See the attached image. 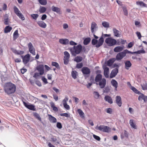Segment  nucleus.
I'll return each mask as SVG.
<instances>
[{
    "instance_id": "nucleus-1",
    "label": "nucleus",
    "mask_w": 147,
    "mask_h": 147,
    "mask_svg": "<svg viewBox=\"0 0 147 147\" xmlns=\"http://www.w3.org/2000/svg\"><path fill=\"white\" fill-rule=\"evenodd\" d=\"M82 49V46L80 44L77 46H74V47L71 48L70 50L72 55L75 56L76 54H79Z\"/></svg>"
},
{
    "instance_id": "nucleus-2",
    "label": "nucleus",
    "mask_w": 147,
    "mask_h": 147,
    "mask_svg": "<svg viewBox=\"0 0 147 147\" xmlns=\"http://www.w3.org/2000/svg\"><path fill=\"white\" fill-rule=\"evenodd\" d=\"M95 128L104 132L109 133L111 131V129L109 127L102 125L99 126L97 125Z\"/></svg>"
},
{
    "instance_id": "nucleus-3",
    "label": "nucleus",
    "mask_w": 147,
    "mask_h": 147,
    "mask_svg": "<svg viewBox=\"0 0 147 147\" xmlns=\"http://www.w3.org/2000/svg\"><path fill=\"white\" fill-rule=\"evenodd\" d=\"M105 42L109 46H114L117 43V41L115 39L112 38L111 37L107 38L105 40Z\"/></svg>"
},
{
    "instance_id": "nucleus-4",
    "label": "nucleus",
    "mask_w": 147,
    "mask_h": 147,
    "mask_svg": "<svg viewBox=\"0 0 147 147\" xmlns=\"http://www.w3.org/2000/svg\"><path fill=\"white\" fill-rule=\"evenodd\" d=\"M14 9L15 13L20 19L22 20H25V18L23 15L21 13L17 7L15 6L14 7Z\"/></svg>"
},
{
    "instance_id": "nucleus-5",
    "label": "nucleus",
    "mask_w": 147,
    "mask_h": 147,
    "mask_svg": "<svg viewBox=\"0 0 147 147\" xmlns=\"http://www.w3.org/2000/svg\"><path fill=\"white\" fill-rule=\"evenodd\" d=\"M29 50L30 53L33 55H35V49L32 43L30 42L28 45Z\"/></svg>"
},
{
    "instance_id": "nucleus-6",
    "label": "nucleus",
    "mask_w": 147,
    "mask_h": 147,
    "mask_svg": "<svg viewBox=\"0 0 147 147\" xmlns=\"http://www.w3.org/2000/svg\"><path fill=\"white\" fill-rule=\"evenodd\" d=\"M98 28V26L96 23L94 22H92L91 24V29L92 33H94V31H96Z\"/></svg>"
},
{
    "instance_id": "nucleus-7",
    "label": "nucleus",
    "mask_w": 147,
    "mask_h": 147,
    "mask_svg": "<svg viewBox=\"0 0 147 147\" xmlns=\"http://www.w3.org/2000/svg\"><path fill=\"white\" fill-rule=\"evenodd\" d=\"M125 56V53L123 51L117 54L116 56V59L117 61H119L122 59Z\"/></svg>"
},
{
    "instance_id": "nucleus-8",
    "label": "nucleus",
    "mask_w": 147,
    "mask_h": 147,
    "mask_svg": "<svg viewBox=\"0 0 147 147\" xmlns=\"http://www.w3.org/2000/svg\"><path fill=\"white\" fill-rule=\"evenodd\" d=\"M98 82V85L100 88H103L105 87L106 83V81L105 78H102L101 80Z\"/></svg>"
},
{
    "instance_id": "nucleus-9",
    "label": "nucleus",
    "mask_w": 147,
    "mask_h": 147,
    "mask_svg": "<svg viewBox=\"0 0 147 147\" xmlns=\"http://www.w3.org/2000/svg\"><path fill=\"white\" fill-rule=\"evenodd\" d=\"M37 69L40 73L41 75H43L44 73V67L42 65H39L37 67Z\"/></svg>"
},
{
    "instance_id": "nucleus-10",
    "label": "nucleus",
    "mask_w": 147,
    "mask_h": 147,
    "mask_svg": "<svg viewBox=\"0 0 147 147\" xmlns=\"http://www.w3.org/2000/svg\"><path fill=\"white\" fill-rule=\"evenodd\" d=\"M104 42V39L101 36L100 38L99 39L97 44L95 46V47L97 48H99L103 44Z\"/></svg>"
},
{
    "instance_id": "nucleus-11",
    "label": "nucleus",
    "mask_w": 147,
    "mask_h": 147,
    "mask_svg": "<svg viewBox=\"0 0 147 147\" xmlns=\"http://www.w3.org/2000/svg\"><path fill=\"white\" fill-rule=\"evenodd\" d=\"M82 73L85 75H88L90 74V69L87 67H84L82 69Z\"/></svg>"
},
{
    "instance_id": "nucleus-12",
    "label": "nucleus",
    "mask_w": 147,
    "mask_h": 147,
    "mask_svg": "<svg viewBox=\"0 0 147 147\" xmlns=\"http://www.w3.org/2000/svg\"><path fill=\"white\" fill-rule=\"evenodd\" d=\"M16 90L15 85L10 82V94L14 93Z\"/></svg>"
},
{
    "instance_id": "nucleus-13",
    "label": "nucleus",
    "mask_w": 147,
    "mask_h": 147,
    "mask_svg": "<svg viewBox=\"0 0 147 147\" xmlns=\"http://www.w3.org/2000/svg\"><path fill=\"white\" fill-rule=\"evenodd\" d=\"M23 104L24 106L28 109L33 111L35 110L34 106L32 105H28L24 101H23Z\"/></svg>"
},
{
    "instance_id": "nucleus-14",
    "label": "nucleus",
    "mask_w": 147,
    "mask_h": 147,
    "mask_svg": "<svg viewBox=\"0 0 147 147\" xmlns=\"http://www.w3.org/2000/svg\"><path fill=\"white\" fill-rule=\"evenodd\" d=\"M118 72V70L117 68H115L113 69L110 74V77L112 78L115 77L117 74Z\"/></svg>"
},
{
    "instance_id": "nucleus-15",
    "label": "nucleus",
    "mask_w": 147,
    "mask_h": 147,
    "mask_svg": "<svg viewBox=\"0 0 147 147\" xmlns=\"http://www.w3.org/2000/svg\"><path fill=\"white\" fill-rule=\"evenodd\" d=\"M103 68L104 69V74L105 77L106 78H108L109 77V69L108 67H103Z\"/></svg>"
},
{
    "instance_id": "nucleus-16",
    "label": "nucleus",
    "mask_w": 147,
    "mask_h": 147,
    "mask_svg": "<svg viewBox=\"0 0 147 147\" xmlns=\"http://www.w3.org/2000/svg\"><path fill=\"white\" fill-rule=\"evenodd\" d=\"M116 103L120 107L122 105L121 98L120 96H117L116 98Z\"/></svg>"
},
{
    "instance_id": "nucleus-17",
    "label": "nucleus",
    "mask_w": 147,
    "mask_h": 147,
    "mask_svg": "<svg viewBox=\"0 0 147 147\" xmlns=\"http://www.w3.org/2000/svg\"><path fill=\"white\" fill-rule=\"evenodd\" d=\"M124 49V46H117L115 47L114 49V51L115 52H119L121 51Z\"/></svg>"
},
{
    "instance_id": "nucleus-18",
    "label": "nucleus",
    "mask_w": 147,
    "mask_h": 147,
    "mask_svg": "<svg viewBox=\"0 0 147 147\" xmlns=\"http://www.w3.org/2000/svg\"><path fill=\"white\" fill-rule=\"evenodd\" d=\"M4 90L8 95L9 94V83H6L4 86Z\"/></svg>"
},
{
    "instance_id": "nucleus-19",
    "label": "nucleus",
    "mask_w": 147,
    "mask_h": 147,
    "mask_svg": "<svg viewBox=\"0 0 147 147\" xmlns=\"http://www.w3.org/2000/svg\"><path fill=\"white\" fill-rule=\"evenodd\" d=\"M48 119L51 122L54 123L57 122V119L54 117L50 114H48Z\"/></svg>"
},
{
    "instance_id": "nucleus-20",
    "label": "nucleus",
    "mask_w": 147,
    "mask_h": 147,
    "mask_svg": "<svg viewBox=\"0 0 147 147\" xmlns=\"http://www.w3.org/2000/svg\"><path fill=\"white\" fill-rule=\"evenodd\" d=\"M59 42L60 43L62 44L66 45L69 44V40L66 38H61L59 40Z\"/></svg>"
},
{
    "instance_id": "nucleus-21",
    "label": "nucleus",
    "mask_w": 147,
    "mask_h": 147,
    "mask_svg": "<svg viewBox=\"0 0 147 147\" xmlns=\"http://www.w3.org/2000/svg\"><path fill=\"white\" fill-rule=\"evenodd\" d=\"M30 55L27 54L25 55L23 59V61L24 64H27L30 60Z\"/></svg>"
},
{
    "instance_id": "nucleus-22",
    "label": "nucleus",
    "mask_w": 147,
    "mask_h": 147,
    "mask_svg": "<svg viewBox=\"0 0 147 147\" xmlns=\"http://www.w3.org/2000/svg\"><path fill=\"white\" fill-rule=\"evenodd\" d=\"M114 35L117 37L120 36L121 32L116 28H113V30Z\"/></svg>"
},
{
    "instance_id": "nucleus-23",
    "label": "nucleus",
    "mask_w": 147,
    "mask_h": 147,
    "mask_svg": "<svg viewBox=\"0 0 147 147\" xmlns=\"http://www.w3.org/2000/svg\"><path fill=\"white\" fill-rule=\"evenodd\" d=\"M11 49L13 53L17 55H22L24 53L23 51H17L16 49L13 48H11Z\"/></svg>"
},
{
    "instance_id": "nucleus-24",
    "label": "nucleus",
    "mask_w": 147,
    "mask_h": 147,
    "mask_svg": "<svg viewBox=\"0 0 147 147\" xmlns=\"http://www.w3.org/2000/svg\"><path fill=\"white\" fill-rule=\"evenodd\" d=\"M37 24L40 27L45 28L47 26L46 24L43 21H38L37 22Z\"/></svg>"
},
{
    "instance_id": "nucleus-25",
    "label": "nucleus",
    "mask_w": 147,
    "mask_h": 147,
    "mask_svg": "<svg viewBox=\"0 0 147 147\" xmlns=\"http://www.w3.org/2000/svg\"><path fill=\"white\" fill-rule=\"evenodd\" d=\"M129 124L131 127L134 129H137V126L135 124V122L133 119H130L129 120Z\"/></svg>"
},
{
    "instance_id": "nucleus-26",
    "label": "nucleus",
    "mask_w": 147,
    "mask_h": 147,
    "mask_svg": "<svg viewBox=\"0 0 147 147\" xmlns=\"http://www.w3.org/2000/svg\"><path fill=\"white\" fill-rule=\"evenodd\" d=\"M104 99L105 101L108 102L110 104H112L113 102L112 98L109 96H105V97Z\"/></svg>"
},
{
    "instance_id": "nucleus-27",
    "label": "nucleus",
    "mask_w": 147,
    "mask_h": 147,
    "mask_svg": "<svg viewBox=\"0 0 147 147\" xmlns=\"http://www.w3.org/2000/svg\"><path fill=\"white\" fill-rule=\"evenodd\" d=\"M111 84L115 88V90H117L118 84L117 82L115 80L113 79L111 81Z\"/></svg>"
},
{
    "instance_id": "nucleus-28",
    "label": "nucleus",
    "mask_w": 147,
    "mask_h": 147,
    "mask_svg": "<svg viewBox=\"0 0 147 147\" xmlns=\"http://www.w3.org/2000/svg\"><path fill=\"white\" fill-rule=\"evenodd\" d=\"M102 76L100 74H97L95 77V80L96 82H98L102 79Z\"/></svg>"
},
{
    "instance_id": "nucleus-29",
    "label": "nucleus",
    "mask_w": 147,
    "mask_h": 147,
    "mask_svg": "<svg viewBox=\"0 0 147 147\" xmlns=\"http://www.w3.org/2000/svg\"><path fill=\"white\" fill-rule=\"evenodd\" d=\"M51 9L52 11L56 12L57 13H59L60 11V8L54 6H52L51 7Z\"/></svg>"
},
{
    "instance_id": "nucleus-30",
    "label": "nucleus",
    "mask_w": 147,
    "mask_h": 147,
    "mask_svg": "<svg viewBox=\"0 0 147 147\" xmlns=\"http://www.w3.org/2000/svg\"><path fill=\"white\" fill-rule=\"evenodd\" d=\"M34 116L38 120H39L41 123H43L41 118L39 114L37 113H34L33 114Z\"/></svg>"
},
{
    "instance_id": "nucleus-31",
    "label": "nucleus",
    "mask_w": 147,
    "mask_h": 147,
    "mask_svg": "<svg viewBox=\"0 0 147 147\" xmlns=\"http://www.w3.org/2000/svg\"><path fill=\"white\" fill-rule=\"evenodd\" d=\"M115 61L114 58H112L109 59L107 62V65L108 66H111Z\"/></svg>"
},
{
    "instance_id": "nucleus-32",
    "label": "nucleus",
    "mask_w": 147,
    "mask_h": 147,
    "mask_svg": "<svg viewBox=\"0 0 147 147\" xmlns=\"http://www.w3.org/2000/svg\"><path fill=\"white\" fill-rule=\"evenodd\" d=\"M125 68L127 70L128 69L129 67H131V63L129 61H127L125 62Z\"/></svg>"
},
{
    "instance_id": "nucleus-33",
    "label": "nucleus",
    "mask_w": 147,
    "mask_h": 147,
    "mask_svg": "<svg viewBox=\"0 0 147 147\" xmlns=\"http://www.w3.org/2000/svg\"><path fill=\"white\" fill-rule=\"evenodd\" d=\"M50 104L51 107L53 108V109L54 111L55 112H57L58 111V109L55 106V104L53 102H50Z\"/></svg>"
},
{
    "instance_id": "nucleus-34",
    "label": "nucleus",
    "mask_w": 147,
    "mask_h": 147,
    "mask_svg": "<svg viewBox=\"0 0 147 147\" xmlns=\"http://www.w3.org/2000/svg\"><path fill=\"white\" fill-rule=\"evenodd\" d=\"M136 3L138 5H140L142 7H146V5L142 1H137Z\"/></svg>"
},
{
    "instance_id": "nucleus-35",
    "label": "nucleus",
    "mask_w": 147,
    "mask_h": 147,
    "mask_svg": "<svg viewBox=\"0 0 147 147\" xmlns=\"http://www.w3.org/2000/svg\"><path fill=\"white\" fill-rule=\"evenodd\" d=\"M18 33V30H16L14 32L13 34V38L14 40H15L19 37V34Z\"/></svg>"
},
{
    "instance_id": "nucleus-36",
    "label": "nucleus",
    "mask_w": 147,
    "mask_h": 147,
    "mask_svg": "<svg viewBox=\"0 0 147 147\" xmlns=\"http://www.w3.org/2000/svg\"><path fill=\"white\" fill-rule=\"evenodd\" d=\"M91 39L90 38H86L84 41L83 43L84 45H88L90 42Z\"/></svg>"
},
{
    "instance_id": "nucleus-37",
    "label": "nucleus",
    "mask_w": 147,
    "mask_h": 147,
    "mask_svg": "<svg viewBox=\"0 0 147 147\" xmlns=\"http://www.w3.org/2000/svg\"><path fill=\"white\" fill-rule=\"evenodd\" d=\"M46 10V8L45 7L42 6H40L39 11L40 13H43L45 12Z\"/></svg>"
},
{
    "instance_id": "nucleus-38",
    "label": "nucleus",
    "mask_w": 147,
    "mask_h": 147,
    "mask_svg": "<svg viewBox=\"0 0 147 147\" xmlns=\"http://www.w3.org/2000/svg\"><path fill=\"white\" fill-rule=\"evenodd\" d=\"M4 23L5 25H8V15L6 14L4 17Z\"/></svg>"
},
{
    "instance_id": "nucleus-39",
    "label": "nucleus",
    "mask_w": 147,
    "mask_h": 147,
    "mask_svg": "<svg viewBox=\"0 0 147 147\" xmlns=\"http://www.w3.org/2000/svg\"><path fill=\"white\" fill-rule=\"evenodd\" d=\"M82 60V57L80 56H77L74 59V61L77 63L81 61Z\"/></svg>"
},
{
    "instance_id": "nucleus-40",
    "label": "nucleus",
    "mask_w": 147,
    "mask_h": 147,
    "mask_svg": "<svg viewBox=\"0 0 147 147\" xmlns=\"http://www.w3.org/2000/svg\"><path fill=\"white\" fill-rule=\"evenodd\" d=\"M77 111L80 117H84V114L82 110L81 109H78Z\"/></svg>"
},
{
    "instance_id": "nucleus-41",
    "label": "nucleus",
    "mask_w": 147,
    "mask_h": 147,
    "mask_svg": "<svg viewBox=\"0 0 147 147\" xmlns=\"http://www.w3.org/2000/svg\"><path fill=\"white\" fill-rule=\"evenodd\" d=\"M52 65L55 66L57 69H60V67L58 63L56 62H53L52 63Z\"/></svg>"
},
{
    "instance_id": "nucleus-42",
    "label": "nucleus",
    "mask_w": 147,
    "mask_h": 147,
    "mask_svg": "<svg viewBox=\"0 0 147 147\" xmlns=\"http://www.w3.org/2000/svg\"><path fill=\"white\" fill-rule=\"evenodd\" d=\"M141 86L142 87V89L143 90H147V83L145 82L143 84H141Z\"/></svg>"
},
{
    "instance_id": "nucleus-43",
    "label": "nucleus",
    "mask_w": 147,
    "mask_h": 147,
    "mask_svg": "<svg viewBox=\"0 0 147 147\" xmlns=\"http://www.w3.org/2000/svg\"><path fill=\"white\" fill-rule=\"evenodd\" d=\"M64 58L69 59L70 57V55L69 53L67 51L64 52Z\"/></svg>"
},
{
    "instance_id": "nucleus-44",
    "label": "nucleus",
    "mask_w": 147,
    "mask_h": 147,
    "mask_svg": "<svg viewBox=\"0 0 147 147\" xmlns=\"http://www.w3.org/2000/svg\"><path fill=\"white\" fill-rule=\"evenodd\" d=\"M38 1L39 3L42 5H45L47 3V0H38Z\"/></svg>"
},
{
    "instance_id": "nucleus-45",
    "label": "nucleus",
    "mask_w": 147,
    "mask_h": 147,
    "mask_svg": "<svg viewBox=\"0 0 147 147\" xmlns=\"http://www.w3.org/2000/svg\"><path fill=\"white\" fill-rule=\"evenodd\" d=\"M77 72L76 71H72L71 72V76L72 78L74 79H76V74Z\"/></svg>"
},
{
    "instance_id": "nucleus-46",
    "label": "nucleus",
    "mask_w": 147,
    "mask_h": 147,
    "mask_svg": "<svg viewBox=\"0 0 147 147\" xmlns=\"http://www.w3.org/2000/svg\"><path fill=\"white\" fill-rule=\"evenodd\" d=\"M102 26L108 28L109 27V23L106 22H102Z\"/></svg>"
},
{
    "instance_id": "nucleus-47",
    "label": "nucleus",
    "mask_w": 147,
    "mask_h": 147,
    "mask_svg": "<svg viewBox=\"0 0 147 147\" xmlns=\"http://www.w3.org/2000/svg\"><path fill=\"white\" fill-rule=\"evenodd\" d=\"M93 94L94 95V97L96 99H98V98L100 96V95L98 92L94 91L93 92Z\"/></svg>"
},
{
    "instance_id": "nucleus-48",
    "label": "nucleus",
    "mask_w": 147,
    "mask_h": 147,
    "mask_svg": "<svg viewBox=\"0 0 147 147\" xmlns=\"http://www.w3.org/2000/svg\"><path fill=\"white\" fill-rule=\"evenodd\" d=\"M136 94H139V91H138L135 87H134L131 86L130 88Z\"/></svg>"
},
{
    "instance_id": "nucleus-49",
    "label": "nucleus",
    "mask_w": 147,
    "mask_h": 147,
    "mask_svg": "<svg viewBox=\"0 0 147 147\" xmlns=\"http://www.w3.org/2000/svg\"><path fill=\"white\" fill-rule=\"evenodd\" d=\"M39 15L37 14H33L31 15V17L34 20H36L38 18Z\"/></svg>"
},
{
    "instance_id": "nucleus-50",
    "label": "nucleus",
    "mask_w": 147,
    "mask_h": 147,
    "mask_svg": "<svg viewBox=\"0 0 147 147\" xmlns=\"http://www.w3.org/2000/svg\"><path fill=\"white\" fill-rule=\"evenodd\" d=\"M9 32V25L6 26L4 29V32L7 33Z\"/></svg>"
},
{
    "instance_id": "nucleus-51",
    "label": "nucleus",
    "mask_w": 147,
    "mask_h": 147,
    "mask_svg": "<svg viewBox=\"0 0 147 147\" xmlns=\"http://www.w3.org/2000/svg\"><path fill=\"white\" fill-rule=\"evenodd\" d=\"M98 41L97 40L93 38L92 40V43L93 45H96L98 43Z\"/></svg>"
},
{
    "instance_id": "nucleus-52",
    "label": "nucleus",
    "mask_w": 147,
    "mask_h": 147,
    "mask_svg": "<svg viewBox=\"0 0 147 147\" xmlns=\"http://www.w3.org/2000/svg\"><path fill=\"white\" fill-rule=\"evenodd\" d=\"M60 115L61 116L65 117H68L70 116V115L67 113H60Z\"/></svg>"
},
{
    "instance_id": "nucleus-53",
    "label": "nucleus",
    "mask_w": 147,
    "mask_h": 147,
    "mask_svg": "<svg viewBox=\"0 0 147 147\" xmlns=\"http://www.w3.org/2000/svg\"><path fill=\"white\" fill-rule=\"evenodd\" d=\"M63 105L64 108L67 110H69L70 109L69 106L67 103H63Z\"/></svg>"
},
{
    "instance_id": "nucleus-54",
    "label": "nucleus",
    "mask_w": 147,
    "mask_h": 147,
    "mask_svg": "<svg viewBox=\"0 0 147 147\" xmlns=\"http://www.w3.org/2000/svg\"><path fill=\"white\" fill-rule=\"evenodd\" d=\"M136 54H141V53H142V54H144L145 53L146 51L145 50H143H143H139L138 51H136Z\"/></svg>"
},
{
    "instance_id": "nucleus-55",
    "label": "nucleus",
    "mask_w": 147,
    "mask_h": 147,
    "mask_svg": "<svg viewBox=\"0 0 147 147\" xmlns=\"http://www.w3.org/2000/svg\"><path fill=\"white\" fill-rule=\"evenodd\" d=\"M123 11L124 12V14L125 15L127 16L128 14V12L126 8L125 7L123 8Z\"/></svg>"
},
{
    "instance_id": "nucleus-56",
    "label": "nucleus",
    "mask_w": 147,
    "mask_h": 147,
    "mask_svg": "<svg viewBox=\"0 0 147 147\" xmlns=\"http://www.w3.org/2000/svg\"><path fill=\"white\" fill-rule=\"evenodd\" d=\"M124 136H123L122 135H121V138H123L124 136L126 137H128V133L126 131L124 130Z\"/></svg>"
},
{
    "instance_id": "nucleus-57",
    "label": "nucleus",
    "mask_w": 147,
    "mask_h": 147,
    "mask_svg": "<svg viewBox=\"0 0 147 147\" xmlns=\"http://www.w3.org/2000/svg\"><path fill=\"white\" fill-rule=\"evenodd\" d=\"M63 62L65 65H67L69 61V59L63 58Z\"/></svg>"
},
{
    "instance_id": "nucleus-58",
    "label": "nucleus",
    "mask_w": 147,
    "mask_h": 147,
    "mask_svg": "<svg viewBox=\"0 0 147 147\" xmlns=\"http://www.w3.org/2000/svg\"><path fill=\"white\" fill-rule=\"evenodd\" d=\"M83 64L82 63H78L76 66V67L78 68H81L83 66Z\"/></svg>"
},
{
    "instance_id": "nucleus-59",
    "label": "nucleus",
    "mask_w": 147,
    "mask_h": 147,
    "mask_svg": "<svg viewBox=\"0 0 147 147\" xmlns=\"http://www.w3.org/2000/svg\"><path fill=\"white\" fill-rule=\"evenodd\" d=\"M68 100V98L67 96H66L64 99L63 101V103H67V102Z\"/></svg>"
},
{
    "instance_id": "nucleus-60",
    "label": "nucleus",
    "mask_w": 147,
    "mask_h": 147,
    "mask_svg": "<svg viewBox=\"0 0 147 147\" xmlns=\"http://www.w3.org/2000/svg\"><path fill=\"white\" fill-rule=\"evenodd\" d=\"M93 136L94 138L97 140L100 141V138L99 136L96 135L94 134H93Z\"/></svg>"
},
{
    "instance_id": "nucleus-61",
    "label": "nucleus",
    "mask_w": 147,
    "mask_h": 147,
    "mask_svg": "<svg viewBox=\"0 0 147 147\" xmlns=\"http://www.w3.org/2000/svg\"><path fill=\"white\" fill-rule=\"evenodd\" d=\"M145 96V95L142 94L140 95L139 96L138 98V100H141V99L143 100L144 98V96Z\"/></svg>"
},
{
    "instance_id": "nucleus-62",
    "label": "nucleus",
    "mask_w": 147,
    "mask_h": 147,
    "mask_svg": "<svg viewBox=\"0 0 147 147\" xmlns=\"http://www.w3.org/2000/svg\"><path fill=\"white\" fill-rule=\"evenodd\" d=\"M57 127L59 129H61L62 128V126L61 123L60 122H57L56 125Z\"/></svg>"
},
{
    "instance_id": "nucleus-63",
    "label": "nucleus",
    "mask_w": 147,
    "mask_h": 147,
    "mask_svg": "<svg viewBox=\"0 0 147 147\" xmlns=\"http://www.w3.org/2000/svg\"><path fill=\"white\" fill-rule=\"evenodd\" d=\"M40 75H41L40 74V72L39 73H35L34 74L33 76V77H34L36 78L37 77L39 76H40Z\"/></svg>"
},
{
    "instance_id": "nucleus-64",
    "label": "nucleus",
    "mask_w": 147,
    "mask_h": 147,
    "mask_svg": "<svg viewBox=\"0 0 147 147\" xmlns=\"http://www.w3.org/2000/svg\"><path fill=\"white\" fill-rule=\"evenodd\" d=\"M42 79L43 82H44L45 84L48 83V82L47 81V79L44 77H42Z\"/></svg>"
}]
</instances>
